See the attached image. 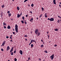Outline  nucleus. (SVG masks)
Instances as JSON below:
<instances>
[{"label":"nucleus","mask_w":61,"mask_h":61,"mask_svg":"<svg viewBox=\"0 0 61 61\" xmlns=\"http://www.w3.org/2000/svg\"><path fill=\"white\" fill-rule=\"evenodd\" d=\"M15 30L16 31V32L17 33V32H18V26L17 25H16L15 26Z\"/></svg>","instance_id":"nucleus-1"},{"label":"nucleus","mask_w":61,"mask_h":61,"mask_svg":"<svg viewBox=\"0 0 61 61\" xmlns=\"http://www.w3.org/2000/svg\"><path fill=\"white\" fill-rule=\"evenodd\" d=\"M54 19L53 18H51L50 19L48 18L47 20H50L51 21H53L54 20Z\"/></svg>","instance_id":"nucleus-2"},{"label":"nucleus","mask_w":61,"mask_h":61,"mask_svg":"<svg viewBox=\"0 0 61 61\" xmlns=\"http://www.w3.org/2000/svg\"><path fill=\"white\" fill-rule=\"evenodd\" d=\"M54 55L53 54L52 55H51L50 57L51 58V60H53V58H54Z\"/></svg>","instance_id":"nucleus-3"},{"label":"nucleus","mask_w":61,"mask_h":61,"mask_svg":"<svg viewBox=\"0 0 61 61\" xmlns=\"http://www.w3.org/2000/svg\"><path fill=\"white\" fill-rule=\"evenodd\" d=\"M38 30L37 29H36L35 30V33L37 35L38 33Z\"/></svg>","instance_id":"nucleus-4"},{"label":"nucleus","mask_w":61,"mask_h":61,"mask_svg":"<svg viewBox=\"0 0 61 61\" xmlns=\"http://www.w3.org/2000/svg\"><path fill=\"white\" fill-rule=\"evenodd\" d=\"M6 42V41H4V42L2 44V46H4L5 44V42Z\"/></svg>","instance_id":"nucleus-5"},{"label":"nucleus","mask_w":61,"mask_h":61,"mask_svg":"<svg viewBox=\"0 0 61 61\" xmlns=\"http://www.w3.org/2000/svg\"><path fill=\"white\" fill-rule=\"evenodd\" d=\"M20 54L22 55L23 53V52L21 50H20Z\"/></svg>","instance_id":"nucleus-6"},{"label":"nucleus","mask_w":61,"mask_h":61,"mask_svg":"<svg viewBox=\"0 0 61 61\" xmlns=\"http://www.w3.org/2000/svg\"><path fill=\"white\" fill-rule=\"evenodd\" d=\"M56 0H53V4L55 5L56 4Z\"/></svg>","instance_id":"nucleus-7"},{"label":"nucleus","mask_w":61,"mask_h":61,"mask_svg":"<svg viewBox=\"0 0 61 61\" xmlns=\"http://www.w3.org/2000/svg\"><path fill=\"white\" fill-rule=\"evenodd\" d=\"M13 47H12L10 51V52H11L12 51H13Z\"/></svg>","instance_id":"nucleus-8"},{"label":"nucleus","mask_w":61,"mask_h":61,"mask_svg":"<svg viewBox=\"0 0 61 61\" xmlns=\"http://www.w3.org/2000/svg\"><path fill=\"white\" fill-rule=\"evenodd\" d=\"M44 16L45 18H47V13H46L45 14Z\"/></svg>","instance_id":"nucleus-9"},{"label":"nucleus","mask_w":61,"mask_h":61,"mask_svg":"<svg viewBox=\"0 0 61 61\" xmlns=\"http://www.w3.org/2000/svg\"><path fill=\"white\" fill-rule=\"evenodd\" d=\"M7 28L8 29H10L11 28V27L9 25L7 27Z\"/></svg>","instance_id":"nucleus-10"},{"label":"nucleus","mask_w":61,"mask_h":61,"mask_svg":"<svg viewBox=\"0 0 61 61\" xmlns=\"http://www.w3.org/2000/svg\"><path fill=\"white\" fill-rule=\"evenodd\" d=\"M30 41L32 43H33V42H35V40H32Z\"/></svg>","instance_id":"nucleus-11"},{"label":"nucleus","mask_w":61,"mask_h":61,"mask_svg":"<svg viewBox=\"0 0 61 61\" xmlns=\"http://www.w3.org/2000/svg\"><path fill=\"white\" fill-rule=\"evenodd\" d=\"M9 48H10V47L9 46H7V51H8L9 50Z\"/></svg>","instance_id":"nucleus-12"},{"label":"nucleus","mask_w":61,"mask_h":61,"mask_svg":"<svg viewBox=\"0 0 61 61\" xmlns=\"http://www.w3.org/2000/svg\"><path fill=\"white\" fill-rule=\"evenodd\" d=\"M0 15H1V17H2L3 15V13H2V12L0 14Z\"/></svg>","instance_id":"nucleus-13"},{"label":"nucleus","mask_w":61,"mask_h":61,"mask_svg":"<svg viewBox=\"0 0 61 61\" xmlns=\"http://www.w3.org/2000/svg\"><path fill=\"white\" fill-rule=\"evenodd\" d=\"M21 16L20 15H19V14H18L17 15V18H19Z\"/></svg>","instance_id":"nucleus-14"},{"label":"nucleus","mask_w":61,"mask_h":61,"mask_svg":"<svg viewBox=\"0 0 61 61\" xmlns=\"http://www.w3.org/2000/svg\"><path fill=\"white\" fill-rule=\"evenodd\" d=\"M33 18H31V19H30V21H33Z\"/></svg>","instance_id":"nucleus-15"},{"label":"nucleus","mask_w":61,"mask_h":61,"mask_svg":"<svg viewBox=\"0 0 61 61\" xmlns=\"http://www.w3.org/2000/svg\"><path fill=\"white\" fill-rule=\"evenodd\" d=\"M11 13H10L8 14L9 17H10L11 16Z\"/></svg>","instance_id":"nucleus-16"},{"label":"nucleus","mask_w":61,"mask_h":61,"mask_svg":"<svg viewBox=\"0 0 61 61\" xmlns=\"http://www.w3.org/2000/svg\"><path fill=\"white\" fill-rule=\"evenodd\" d=\"M58 30L57 29H56L54 30L56 31H57Z\"/></svg>","instance_id":"nucleus-17"},{"label":"nucleus","mask_w":61,"mask_h":61,"mask_svg":"<svg viewBox=\"0 0 61 61\" xmlns=\"http://www.w3.org/2000/svg\"><path fill=\"white\" fill-rule=\"evenodd\" d=\"M40 34H41L40 33V32H38V33H37V35H38V36H39L40 35Z\"/></svg>","instance_id":"nucleus-18"},{"label":"nucleus","mask_w":61,"mask_h":61,"mask_svg":"<svg viewBox=\"0 0 61 61\" xmlns=\"http://www.w3.org/2000/svg\"><path fill=\"white\" fill-rule=\"evenodd\" d=\"M3 25H6V23H5V22H4L3 23Z\"/></svg>","instance_id":"nucleus-19"},{"label":"nucleus","mask_w":61,"mask_h":61,"mask_svg":"<svg viewBox=\"0 0 61 61\" xmlns=\"http://www.w3.org/2000/svg\"><path fill=\"white\" fill-rule=\"evenodd\" d=\"M17 9L18 10H19L20 9V8L18 6L17 7Z\"/></svg>","instance_id":"nucleus-20"},{"label":"nucleus","mask_w":61,"mask_h":61,"mask_svg":"<svg viewBox=\"0 0 61 61\" xmlns=\"http://www.w3.org/2000/svg\"><path fill=\"white\" fill-rule=\"evenodd\" d=\"M33 46H34V45L33 44H31V47L32 48H33Z\"/></svg>","instance_id":"nucleus-21"},{"label":"nucleus","mask_w":61,"mask_h":61,"mask_svg":"<svg viewBox=\"0 0 61 61\" xmlns=\"http://www.w3.org/2000/svg\"><path fill=\"white\" fill-rule=\"evenodd\" d=\"M42 15H43L42 14H41V15H40V18L41 17H42Z\"/></svg>","instance_id":"nucleus-22"},{"label":"nucleus","mask_w":61,"mask_h":61,"mask_svg":"<svg viewBox=\"0 0 61 61\" xmlns=\"http://www.w3.org/2000/svg\"><path fill=\"white\" fill-rule=\"evenodd\" d=\"M31 6L32 7H33L34 6V4H32L31 5Z\"/></svg>","instance_id":"nucleus-23"},{"label":"nucleus","mask_w":61,"mask_h":61,"mask_svg":"<svg viewBox=\"0 0 61 61\" xmlns=\"http://www.w3.org/2000/svg\"><path fill=\"white\" fill-rule=\"evenodd\" d=\"M43 46H44V45H41V47H43Z\"/></svg>","instance_id":"nucleus-24"},{"label":"nucleus","mask_w":61,"mask_h":61,"mask_svg":"<svg viewBox=\"0 0 61 61\" xmlns=\"http://www.w3.org/2000/svg\"><path fill=\"white\" fill-rule=\"evenodd\" d=\"M41 10H42V11H44V8H43V7H42V8H41Z\"/></svg>","instance_id":"nucleus-25"},{"label":"nucleus","mask_w":61,"mask_h":61,"mask_svg":"<svg viewBox=\"0 0 61 61\" xmlns=\"http://www.w3.org/2000/svg\"><path fill=\"white\" fill-rule=\"evenodd\" d=\"M15 61H16L17 60V59L16 58H15L14 59Z\"/></svg>","instance_id":"nucleus-26"},{"label":"nucleus","mask_w":61,"mask_h":61,"mask_svg":"<svg viewBox=\"0 0 61 61\" xmlns=\"http://www.w3.org/2000/svg\"><path fill=\"white\" fill-rule=\"evenodd\" d=\"M24 37H28L26 35H24Z\"/></svg>","instance_id":"nucleus-27"},{"label":"nucleus","mask_w":61,"mask_h":61,"mask_svg":"<svg viewBox=\"0 0 61 61\" xmlns=\"http://www.w3.org/2000/svg\"><path fill=\"white\" fill-rule=\"evenodd\" d=\"M1 7L2 8H4L5 7V6H4V5H2L1 6Z\"/></svg>","instance_id":"nucleus-28"},{"label":"nucleus","mask_w":61,"mask_h":61,"mask_svg":"<svg viewBox=\"0 0 61 61\" xmlns=\"http://www.w3.org/2000/svg\"><path fill=\"white\" fill-rule=\"evenodd\" d=\"M28 0H24V2H26V1H28Z\"/></svg>","instance_id":"nucleus-29"},{"label":"nucleus","mask_w":61,"mask_h":61,"mask_svg":"<svg viewBox=\"0 0 61 61\" xmlns=\"http://www.w3.org/2000/svg\"><path fill=\"white\" fill-rule=\"evenodd\" d=\"M21 22L23 23V24H24V21H23V20H22V21H21Z\"/></svg>","instance_id":"nucleus-30"},{"label":"nucleus","mask_w":61,"mask_h":61,"mask_svg":"<svg viewBox=\"0 0 61 61\" xmlns=\"http://www.w3.org/2000/svg\"><path fill=\"white\" fill-rule=\"evenodd\" d=\"M44 52H46V53H48V51H44Z\"/></svg>","instance_id":"nucleus-31"},{"label":"nucleus","mask_w":61,"mask_h":61,"mask_svg":"<svg viewBox=\"0 0 61 61\" xmlns=\"http://www.w3.org/2000/svg\"><path fill=\"white\" fill-rule=\"evenodd\" d=\"M24 23H25V24H27V23L26 21H25L24 22Z\"/></svg>","instance_id":"nucleus-32"},{"label":"nucleus","mask_w":61,"mask_h":61,"mask_svg":"<svg viewBox=\"0 0 61 61\" xmlns=\"http://www.w3.org/2000/svg\"><path fill=\"white\" fill-rule=\"evenodd\" d=\"M32 43L30 41V44H29V45H30Z\"/></svg>","instance_id":"nucleus-33"},{"label":"nucleus","mask_w":61,"mask_h":61,"mask_svg":"<svg viewBox=\"0 0 61 61\" xmlns=\"http://www.w3.org/2000/svg\"><path fill=\"white\" fill-rule=\"evenodd\" d=\"M13 54V52H12L11 53V55H12Z\"/></svg>","instance_id":"nucleus-34"},{"label":"nucleus","mask_w":61,"mask_h":61,"mask_svg":"<svg viewBox=\"0 0 61 61\" xmlns=\"http://www.w3.org/2000/svg\"><path fill=\"white\" fill-rule=\"evenodd\" d=\"M7 13H8V14H10V11H8V12H7Z\"/></svg>","instance_id":"nucleus-35"},{"label":"nucleus","mask_w":61,"mask_h":61,"mask_svg":"<svg viewBox=\"0 0 61 61\" xmlns=\"http://www.w3.org/2000/svg\"><path fill=\"white\" fill-rule=\"evenodd\" d=\"M1 51H4V50L3 48H2L1 49Z\"/></svg>","instance_id":"nucleus-36"},{"label":"nucleus","mask_w":61,"mask_h":61,"mask_svg":"<svg viewBox=\"0 0 61 61\" xmlns=\"http://www.w3.org/2000/svg\"><path fill=\"white\" fill-rule=\"evenodd\" d=\"M58 17H59V18H60V19H61V17L60 16H58Z\"/></svg>","instance_id":"nucleus-37"},{"label":"nucleus","mask_w":61,"mask_h":61,"mask_svg":"<svg viewBox=\"0 0 61 61\" xmlns=\"http://www.w3.org/2000/svg\"><path fill=\"white\" fill-rule=\"evenodd\" d=\"M59 7H60V8L61 7V5H60V4H59Z\"/></svg>","instance_id":"nucleus-38"},{"label":"nucleus","mask_w":61,"mask_h":61,"mask_svg":"<svg viewBox=\"0 0 61 61\" xmlns=\"http://www.w3.org/2000/svg\"><path fill=\"white\" fill-rule=\"evenodd\" d=\"M10 38L11 39V40H12V37L11 36H10Z\"/></svg>","instance_id":"nucleus-39"},{"label":"nucleus","mask_w":61,"mask_h":61,"mask_svg":"<svg viewBox=\"0 0 61 61\" xmlns=\"http://www.w3.org/2000/svg\"><path fill=\"white\" fill-rule=\"evenodd\" d=\"M16 50H15V51H14V53H16Z\"/></svg>","instance_id":"nucleus-40"},{"label":"nucleus","mask_w":61,"mask_h":61,"mask_svg":"<svg viewBox=\"0 0 61 61\" xmlns=\"http://www.w3.org/2000/svg\"><path fill=\"white\" fill-rule=\"evenodd\" d=\"M57 22H58V23H59L60 22L59 20H58Z\"/></svg>","instance_id":"nucleus-41"},{"label":"nucleus","mask_w":61,"mask_h":61,"mask_svg":"<svg viewBox=\"0 0 61 61\" xmlns=\"http://www.w3.org/2000/svg\"><path fill=\"white\" fill-rule=\"evenodd\" d=\"M9 38V37L7 36H6V38L7 39L8 38Z\"/></svg>","instance_id":"nucleus-42"},{"label":"nucleus","mask_w":61,"mask_h":61,"mask_svg":"<svg viewBox=\"0 0 61 61\" xmlns=\"http://www.w3.org/2000/svg\"><path fill=\"white\" fill-rule=\"evenodd\" d=\"M57 46V45H56V44H55V45H54V46H55V47H56V46Z\"/></svg>","instance_id":"nucleus-43"},{"label":"nucleus","mask_w":61,"mask_h":61,"mask_svg":"<svg viewBox=\"0 0 61 61\" xmlns=\"http://www.w3.org/2000/svg\"><path fill=\"white\" fill-rule=\"evenodd\" d=\"M4 27L5 29L6 28V27L5 26H4Z\"/></svg>","instance_id":"nucleus-44"},{"label":"nucleus","mask_w":61,"mask_h":61,"mask_svg":"<svg viewBox=\"0 0 61 61\" xmlns=\"http://www.w3.org/2000/svg\"><path fill=\"white\" fill-rule=\"evenodd\" d=\"M22 19H25V18H24V16H23V17H22Z\"/></svg>","instance_id":"nucleus-45"},{"label":"nucleus","mask_w":61,"mask_h":61,"mask_svg":"<svg viewBox=\"0 0 61 61\" xmlns=\"http://www.w3.org/2000/svg\"><path fill=\"white\" fill-rule=\"evenodd\" d=\"M41 41L42 42H43V40H41Z\"/></svg>","instance_id":"nucleus-46"},{"label":"nucleus","mask_w":61,"mask_h":61,"mask_svg":"<svg viewBox=\"0 0 61 61\" xmlns=\"http://www.w3.org/2000/svg\"><path fill=\"white\" fill-rule=\"evenodd\" d=\"M13 33L14 34H15V32H13Z\"/></svg>","instance_id":"nucleus-47"},{"label":"nucleus","mask_w":61,"mask_h":61,"mask_svg":"<svg viewBox=\"0 0 61 61\" xmlns=\"http://www.w3.org/2000/svg\"><path fill=\"white\" fill-rule=\"evenodd\" d=\"M28 16V15H26V17H27Z\"/></svg>","instance_id":"nucleus-48"},{"label":"nucleus","mask_w":61,"mask_h":61,"mask_svg":"<svg viewBox=\"0 0 61 61\" xmlns=\"http://www.w3.org/2000/svg\"><path fill=\"white\" fill-rule=\"evenodd\" d=\"M30 13L32 14V12L31 11H30Z\"/></svg>","instance_id":"nucleus-49"},{"label":"nucleus","mask_w":61,"mask_h":61,"mask_svg":"<svg viewBox=\"0 0 61 61\" xmlns=\"http://www.w3.org/2000/svg\"><path fill=\"white\" fill-rule=\"evenodd\" d=\"M47 37H48V38H49V37H50L49 36V35H47Z\"/></svg>","instance_id":"nucleus-50"},{"label":"nucleus","mask_w":61,"mask_h":61,"mask_svg":"<svg viewBox=\"0 0 61 61\" xmlns=\"http://www.w3.org/2000/svg\"><path fill=\"white\" fill-rule=\"evenodd\" d=\"M30 57H28V60H30Z\"/></svg>","instance_id":"nucleus-51"},{"label":"nucleus","mask_w":61,"mask_h":61,"mask_svg":"<svg viewBox=\"0 0 61 61\" xmlns=\"http://www.w3.org/2000/svg\"><path fill=\"white\" fill-rule=\"evenodd\" d=\"M25 40L26 41H27V39H25Z\"/></svg>","instance_id":"nucleus-52"},{"label":"nucleus","mask_w":61,"mask_h":61,"mask_svg":"<svg viewBox=\"0 0 61 61\" xmlns=\"http://www.w3.org/2000/svg\"><path fill=\"white\" fill-rule=\"evenodd\" d=\"M22 15V13H21V14H20V16Z\"/></svg>","instance_id":"nucleus-53"},{"label":"nucleus","mask_w":61,"mask_h":61,"mask_svg":"<svg viewBox=\"0 0 61 61\" xmlns=\"http://www.w3.org/2000/svg\"><path fill=\"white\" fill-rule=\"evenodd\" d=\"M11 20H13V19H11Z\"/></svg>","instance_id":"nucleus-54"},{"label":"nucleus","mask_w":61,"mask_h":61,"mask_svg":"<svg viewBox=\"0 0 61 61\" xmlns=\"http://www.w3.org/2000/svg\"><path fill=\"white\" fill-rule=\"evenodd\" d=\"M47 34H48L49 33V32H47Z\"/></svg>","instance_id":"nucleus-55"},{"label":"nucleus","mask_w":61,"mask_h":61,"mask_svg":"<svg viewBox=\"0 0 61 61\" xmlns=\"http://www.w3.org/2000/svg\"><path fill=\"white\" fill-rule=\"evenodd\" d=\"M10 41H11L12 42H13V41H12V40H11Z\"/></svg>","instance_id":"nucleus-56"},{"label":"nucleus","mask_w":61,"mask_h":61,"mask_svg":"<svg viewBox=\"0 0 61 61\" xmlns=\"http://www.w3.org/2000/svg\"><path fill=\"white\" fill-rule=\"evenodd\" d=\"M13 30L14 31L15 30V29H13Z\"/></svg>","instance_id":"nucleus-57"},{"label":"nucleus","mask_w":61,"mask_h":61,"mask_svg":"<svg viewBox=\"0 0 61 61\" xmlns=\"http://www.w3.org/2000/svg\"><path fill=\"white\" fill-rule=\"evenodd\" d=\"M38 17H37V20H38Z\"/></svg>","instance_id":"nucleus-58"},{"label":"nucleus","mask_w":61,"mask_h":61,"mask_svg":"<svg viewBox=\"0 0 61 61\" xmlns=\"http://www.w3.org/2000/svg\"><path fill=\"white\" fill-rule=\"evenodd\" d=\"M59 4H61V2H59Z\"/></svg>","instance_id":"nucleus-59"},{"label":"nucleus","mask_w":61,"mask_h":61,"mask_svg":"<svg viewBox=\"0 0 61 61\" xmlns=\"http://www.w3.org/2000/svg\"><path fill=\"white\" fill-rule=\"evenodd\" d=\"M35 42V43H36V42L35 41V42Z\"/></svg>","instance_id":"nucleus-60"},{"label":"nucleus","mask_w":61,"mask_h":61,"mask_svg":"<svg viewBox=\"0 0 61 61\" xmlns=\"http://www.w3.org/2000/svg\"><path fill=\"white\" fill-rule=\"evenodd\" d=\"M12 36V35H11V36Z\"/></svg>","instance_id":"nucleus-61"},{"label":"nucleus","mask_w":61,"mask_h":61,"mask_svg":"<svg viewBox=\"0 0 61 61\" xmlns=\"http://www.w3.org/2000/svg\"><path fill=\"white\" fill-rule=\"evenodd\" d=\"M12 1H14V0H13Z\"/></svg>","instance_id":"nucleus-62"},{"label":"nucleus","mask_w":61,"mask_h":61,"mask_svg":"<svg viewBox=\"0 0 61 61\" xmlns=\"http://www.w3.org/2000/svg\"><path fill=\"white\" fill-rule=\"evenodd\" d=\"M30 32L31 33H32V32Z\"/></svg>","instance_id":"nucleus-63"},{"label":"nucleus","mask_w":61,"mask_h":61,"mask_svg":"<svg viewBox=\"0 0 61 61\" xmlns=\"http://www.w3.org/2000/svg\"><path fill=\"white\" fill-rule=\"evenodd\" d=\"M8 61H10L9 60H8Z\"/></svg>","instance_id":"nucleus-64"}]
</instances>
